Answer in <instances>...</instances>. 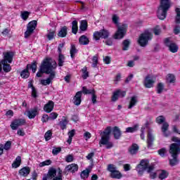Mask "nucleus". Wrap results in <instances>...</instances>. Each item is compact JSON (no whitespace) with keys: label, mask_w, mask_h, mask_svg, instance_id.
Instances as JSON below:
<instances>
[{"label":"nucleus","mask_w":180,"mask_h":180,"mask_svg":"<svg viewBox=\"0 0 180 180\" xmlns=\"http://www.w3.org/2000/svg\"><path fill=\"white\" fill-rule=\"evenodd\" d=\"M169 153L172 157V159L169 160V165L171 167H175L179 162L178 155L180 154V145L178 143H172L169 146Z\"/></svg>","instance_id":"39448f33"},{"label":"nucleus","mask_w":180,"mask_h":180,"mask_svg":"<svg viewBox=\"0 0 180 180\" xmlns=\"http://www.w3.org/2000/svg\"><path fill=\"white\" fill-rule=\"evenodd\" d=\"M109 31L106 30H101L99 32H94L93 38L94 40L98 41L100 39H108L109 37Z\"/></svg>","instance_id":"f8f14e48"},{"label":"nucleus","mask_w":180,"mask_h":180,"mask_svg":"<svg viewBox=\"0 0 180 180\" xmlns=\"http://www.w3.org/2000/svg\"><path fill=\"white\" fill-rule=\"evenodd\" d=\"M176 81L175 76L172 74L167 75V82H169V84H174Z\"/></svg>","instance_id":"c9c22d12"},{"label":"nucleus","mask_w":180,"mask_h":180,"mask_svg":"<svg viewBox=\"0 0 180 180\" xmlns=\"http://www.w3.org/2000/svg\"><path fill=\"white\" fill-rule=\"evenodd\" d=\"M166 122L165 117L162 115H160L156 118V123H158V124H162V123L164 124Z\"/></svg>","instance_id":"c03bdc74"},{"label":"nucleus","mask_w":180,"mask_h":180,"mask_svg":"<svg viewBox=\"0 0 180 180\" xmlns=\"http://www.w3.org/2000/svg\"><path fill=\"white\" fill-rule=\"evenodd\" d=\"M80 176H81V178H82V179H85L88 178L89 176V169H86L83 172H82Z\"/></svg>","instance_id":"a18cd8bd"},{"label":"nucleus","mask_w":180,"mask_h":180,"mask_svg":"<svg viewBox=\"0 0 180 180\" xmlns=\"http://www.w3.org/2000/svg\"><path fill=\"white\" fill-rule=\"evenodd\" d=\"M37 27V20H32L30 22L27 24V30L25 32V38L27 39L28 37H30L32 34H33V32H34V30Z\"/></svg>","instance_id":"1a4fd4ad"},{"label":"nucleus","mask_w":180,"mask_h":180,"mask_svg":"<svg viewBox=\"0 0 180 180\" xmlns=\"http://www.w3.org/2000/svg\"><path fill=\"white\" fill-rule=\"evenodd\" d=\"M65 161L66 162H72L74 161V156L72 155H68L65 157Z\"/></svg>","instance_id":"052dcab7"},{"label":"nucleus","mask_w":180,"mask_h":180,"mask_svg":"<svg viewBox=\"0 0 180 180\" xmlns=\"http://www.w3.org/2000/svg\"><path fill=\"white\" fill-rule=\"evenodd\" d=\"M139 130V124H135L134 127H129L126 128L125 133H134Z\"/></svg>","instance_id":"473e14b6"},{"label":"nucleus","mask_w":180,"mask_h":180,"mask_svg":"<svg viewBox=\"0 0 180 180\" xmlns=\"http://www.w3.org/2000/svg\"><path fill=\"white\" fill-rule=\"evenodd\" d=\"M153 33L155 34V36H159V34H161V28L160 26H156L155 28H153Z\"/></svg>","instance_id":"6e6d98bb"},{"label":"nucleus","mask_w":180,"mask_h":180,"mask_svg":"<svg viewBox=\"0 0 180 180\" xmlns=\"http://www.w3.org/2000/svg\"><path fill=\"white\" fill-rule=\"evenodd\" d=\"M110 133H112V127H107L106 129L101 133V139L99 141L100 146H105V148L109 149L113 147V143L110 141Z\"/></svg>","instance_id":"20e7f679"},{"label":"nucleus","mask_w":180,"mask_h":180,"mask_svg":"<svg viewBox=\"0 0 180 180\" xmlns=\"http://www.w3.org/2000/svg\"><path fill=\"white\" fill-rule=\"evenodd\" d=\"M151 39H153V34L150 32L146 31L140 35L138 43L141 47H146L148 44V40H151Z\"/></svg>","instance_id":"6e6552de"},{"label":"nucleus","mask_w":180,"mask_h":180,"mask_svg":"<svg viewBox=\"0 0 180 180\" xmlns=\"http://www.w3.org/2000/svg\"><path fill=\"white\" fill-rule=\"evenodd\" d=\"M67 124H68V120L66 118H64L59 122V126L62 130H65V129H67Z\"/></svg>","instance_id":"72a5a7b5"},{"label":"nucleus","mask_w":180,"mask_h":180,"mask_svg":"<svg viewBox=\"0 0 180 180\" xmlns=\"http://www.w3.org/2000/svg\"><path fill=\"white\" fill-rule=\"evenodd\" d=\"M110 176L113 179H120L123 176V175L118 170H115L110 173Z\"/></svg>","instance_id":"393cba45"},{"label":"nucleus","mask_w":180,"mask_h":180,"mask_svg":"<svg viewBox=\"0 0 180 180\" xmlns=\"http://www.w3.org/2000/svg\"><path fill=\"white\" fill-rule=\"evenodd\" d=\"M20 164H22V158L20 156H18L15 161L12 164L13 168H19L20 167Z\"/></svg>","instance_id":"bb28decb"},{"label":"nucleus","mask_w":180,"mask_h":180,"mask_svg":"<svg viewBox=\"0 0 180 180\" xmlns=\"http://www.w3.org/2000/svg\"><path fill=\"white\" fill-rule=\"evenodd\" d=\"M154 141V136H153V134L150 131L148 133V139H147V144L148 148H150V147H153V143Z\"/></svg>","instance_id":"b1692460"},{"label":"nucleus","mask_w":180,"mask_h":180,"mask_svg":"<svg viewBox=\"0 0 180 180\" xmlns=\"http://www.w3.org/2000/svg\"><path fill=\"white\" fill-rule=\"evenodd\" d=\"M37 115H39V108L37 107L27 111V116L29 119H34Z\"/></svg>","instance_id":"f3484780"},{"label":"nucleus","mask_w":180,"mask_h":180,"mask_svg":"<svg viewBox=\"0 0 180 180\" xmlns=\"http://www.w3.org/2000/svg\"><path fill=\"white\" fill-rule=\"evenodd\" d=\"M129 154H131V155H134L136 154H137V153L139 152V145L134 143L132 144L128 150Z\"/></svg>","instance_id":"412c9836"},{"label":"nucleus","mask_w":180,"mask_h":180,"mask_svg":"<svg viewBox=\"0 0 180 180\" xmlns=\"http://www.w3.org/2000/svg\"><path fill=\"white\" fill-rule=\"evenodd\" d=\"M78 32V21L74 20L72 22V33L77 34Z\"/></svg>","instance_id":"c756f323"},{"label":"nucleus","mask_w":180,"mask_h":180,"mask_svg":"<svg viewBox=\"0 0 180 180\" xmlns=\"http://www.w3.org/2000/svg\"><path fill=\"white\" fill-rule=\"evenodd\" d=\"M123 48L122 50L124 51H126L127 50H129V46H130V41L129 39L124 40L122 42Z\"/></svg>","instance_id":"37998d69"},{"label":"nucleus","mask_w":180,"mask_h":180,"mask_svg":"<svg viewBox=\"0 0 180 180\" xmlns=\"http://www.w3.org/2000/svg\"><path fill=\"white\" fill-rule=\"evenodd\" d=\"M127 32V25L122 24L121 26L117 27V30L114 35V39H123Z\"/></svg>","instance_id":"9d476101"},{"label":"nucleus","mask_w":180,"mask_h":180,"mask_svg":"<svg viewBox=\"0 0 180 180\" xmlns=\"http://www.w3.org/2000/svg\"><path fill=\"white\" fill-rule=\"evenodd\" d=\"M154 79L150 75H147L143 81L145 88H153L154 86Z\"/></svg>","instance_id":"dca6fc26"},{"label":"nucleus","mask_w":180,"mask_h":180,"mask_svg":"<svg viewBox=\"0 0 180 180\" xmlns=\"http://www.w3.org/2000/svg\"><path fill=\"white\" fill-rule=\"evenodd\" d=\"M79 41L80 44H82L83 46H86V44H89V39L85 35L81 36L79 39Z\"/></svg>","instance_id":"c85d7f7f"},{"label":"nucleus","mask_w":180,"mask_h":180,"mask_svg":"<svg viewBox=\"0 0 180 180\" xmlns=\"http://www.w3.org/2000/svg\"><path fill=\"white\" fill-rule=\"evenodd\" d=\"M98 56H95L92 58L91 67H93V68H96V67H98Z\"/></svg>","instance_id":"09e8293b"},{"label":"nucleus","mask_w":180,"mask_h":180,"mask_svg":"<svg viewBox=\"0 0 180 180\" xmlns=\"http://www.w3.org/2000/svg\"><path fill=\"white\" fill-rule=\"evenodd\" d=\"M56 68L57 62L50 58H46L41 63L39 70L37 73V77L40 78V77L43 76V74H50L52 70H56Z\"/></svg>","instance_id":"f257e3e1"},{"label":"nucleus","mask_w":180,"mask_h":180,"mask_svg":"<svg viewBox=\"0 0 180 180\" xmlns=\"http://www.w3.org/2000/svg\"><path fill=\"white\" fill-rule=\"evenodd\" d=\"M47 178L51 180H63V170L60 167H50L48 170Z\"/></svg>","instance_id":"0eeeda50"},{"label":"nucleus","mask_w":180,"mask_h":180,"mask_svg":"<svg viewBox=\"0 0 180 180\" xmlns=\"http://www.w3.org/2000/svg\"><path fill=\"white\" fill-rule=\"evenodd\" d=\"M82 96V91H77L75 94V96L73 98V103L74 105H76V106H79V105H81V98Z\"/></svg>","instance_id":"6ab92c4d"},{"label":"nucleus","mask_w":180,"mask_h":180,"mask_svg":"<svg viewBox=\"0 0 180 180\" xmlns=\"http://www.w3.org/2000/svg\"><path fill=\"white\" fill-rule=\"evenodd\" d=\"M30 73L29 72V69L27 68L25 70L21 72L20 76L22 78H29Z\"/></svg>","instance_id":"79ce46f5"},{"label":"nucleus","mask_w":180,"mask_h":180,"mask_svg":"<svg viewBox=\"0 0 180 180\" xmlns=\"http://www.w3.org/2000/svg\"><path fill=\"white\" fill-rule=\"evenodd\" d=\"M64 61H65V57L63 54H60L58 56V64L59 67H63L64 65Z\"/></svg>","instance_id":"58836bf2"},{"label":"nucleus","mask_w":180,"mask_h":180,"mask_svg":"<svg viewBox=\"0 0 180 180\" xmlns=\"http://www.w3.org/2000/svg\"><path fill=\"white\" fill-rule=\"evenodd\" d=\"M119 91H116L113 93L112 97V102H116L117 99H119Z\"/></svg>","instance_id":"13d9d810"},{"label":"nucleus","mask_w":180,"mask_h":180,"mask_svg":"<svg viewBox=\"0 0 180 180\" xmlns=\"http://www.w3.org/2000/svg\"><path fill=\"white\" fill-rule=\"evenodd\" d=\"M168 172L165 170H162L160 174H159V179H165L168 176Z\"/></svg>","instance_id":"49530a36"},{"label":"nucleus","mask_w":180,"mask_h":180,"mask_svg":"<svg viewBox=\"0 0 180 180\" xmlns=\"http://www.w3.org/2000/svg\"><path fill=\"white\" fill-rule=\"evenodd\" d=\"M82 77L83 78V79H86L88 77H89V74L88 73V68H86V67H84L82 70Z\"/></svg>","instance_id":"a19ab883"},{"label":"nucleus","mask_w":180,"mask_h":180,"mask_svg":"<svg viewBox=\"0 0 180 180\" xmlns=\"http://www.w3.org/2000/svg\"><path fill=\"white\" fill-rule=\"evenodd\" d=\"M121 78H122V75L120 73H118L114 79V82H115V84H117L119 81H120Z\"/></svg>","instance_id":"338daca9"},{"label":"nucleus","mask_w":180,"mask_h":180,"mask_svg":"<svg viewBox=\"0 0 180 180\" xmlns=\"http://www.w3.org/2000/svg\"><path fill=\"white\" fill-rule=\"evenodd\" d=\"M112 22L115 25H119V16L117 15H112Z\"/></svg>","instance_id":"680f3d73"},{"label":"nucleus","mask_w":180,"mask_h":180,"mask_svg":"<svg viewBox=\"0 0 180 180\" xmlns=\"http://www.w3.org/2000/svg\"><path fill=\"white\" fill-rule=\"evenodd\" d=\"M174 34H179L180 33V25H176L174 28Z\"/></svg>","instance_id":"e2e57ef3"},{"label":"nucleus","mask_w":180,"mask_h":180,"mask_svg":"<svg viewBox=\"0 0 180 180\" xmlns=\"http://www.w3.org/2000/svg\"><path fill=\"white\" fill-rule=\"evenodd\" d=\"M162 91H164V84L159 83L157 86V92L158 94H162Z\"/></svg>","instance_id":"603ef678"},{"label":"nucleus","mask_w":180,"mask_h":180,"mask_svg":"<svg viewBox=\"0 0 180 180\" xmlns=\"http://www.w3.org/2000/svg\"><path fill=\"white\" fill-rule=\"evenodd\" d=\"M56 33V31L50 30L47 34V37L49 40H53L54 39V34Z\"/></svg>","instance_id":"864d4df0"},{"label":"nucleus","mask_w":180,"mask_h":180,"mask_svg":"<svg viewBox=\"0 0 180 180\" xmlns=\"http://www.w3.org/2000/svg\"><path fill=\"white\" fill-rule=\"evenodd\" d=\"M70 53L71 58H75V55L78 53V50L75 47V45H71Z\"/></svg>","instance_id":"7c9ffc66"},{"label":"nucleus","mask_w":180,"mask_h":180,"mask_svg":"<svg viewBox=\"0 0 180 180\" xmlns=\"http://www.w3.org/2000/svg\"><path fill=\"white\" fill-rule=\"evenodd\" d=\"M50 75L46 79H41V84L44 86L50 85L51 82L56 78V71L54 70H51Z\"/></svg>","instance_id":"4468645a"},{"label":"nucleus","mask_w":180,"mask_h":180,"mask_svg":"<svg viewBox=\"0 0 180 180\" xmlns=\"http://www.w3.org/2000/svg\"><path fill=\"white\" fill-rule=\"evenodd\" d=\"M68 28L67 26H64L62 28H60V30L58 33V36L59 37H65L67 36Z\"/></svg>","instance_id":"cd10ccee"},{"label":"nucleus","mask_w":180,"mask_h":180,"mask_svg":"<svg viewBox=\"0 0 180 180\" xmlns=\"http://www.w3.org/2000/svg\"><path fill=\"white\" fill-rule=\"evenodd\" d=\"M13 60V53L6 52L4 53V59L0 61V72H2V65L3 70L4 72H10L12 68L11 67V63Z\"/></svg>","instance_id":"7ed1b4c3"},{"label":"nucleus","mask_w":180,"mask_h":180,"mask_svg":"<svg viewBox=\"0 0 180 180\" xmlns=\"http://www.w3.org/2000/svg\"><path fill=\"white\" fill-rule=\"evenodd\" d=\"M91 102L94 105L98 103V101H96V94L95 91V89H91Z\"/></svg>","instance_id":"f704fd0d"},{"label":"nucleus","mask_w":180,"mask_h":180,"mask_svg":"<svg viewBox=\"0 0 180 180\" xmlns=\"http://www.w3.org/2000/svg\"><path fill=\"white\" fill-rule=\"evenodd\" d=\"M51 160H46L44 162H41L39 163V167H43L49 165H51Z\"/></svg>","instance_id":"3c124183"},{"label":"nucleus","mask_w":180,"mask_h":180,"mask_svg":"<svg viewBox=\"0 0 180 180\" xmlns=\"http://www.w3.org/2000/svg\"><path fill=\"white\" fill-rule=\"evenodd\" d=\"M29 15H30V13L29 11L21 12V18L23 20H27V18H29Z\"/></svg>","instance_id":"8fccbe9b"},{"label":"nucleus","mask_w":180,"mask_h":180,"mask_svg":"<svg viewBox=\"0 0 180 180\" xmlns=\"http://www.w3.org/2000/svg\"><path fill=\"white\" fill-rule=\"evenodd\" d=\"M11 146H12V142L11 141H7L4 146H3L4 150L8 151V150H11Z\"/></svg>","instance_id":"4d7b16f0"},{"label":"nucleus","mask_w":180,"mask_h":180,"mask_svg":"<svg viewBox=\"0 0 180 180\" xmlns=\"http://www.w3.org/2000/svg\"><path fill=\"white\" fill-rule=\"evenodd\" d=\"M103 61H104L105 64H110V56L104 57Z\"/></svg>","instance_id":"774afa93"},{"label":"nucleus","mask_w":180,"mask_h":180,"mask_svg":"<svg viewBox=\"0 0 180 180\" xmlns=\"http://www.w3.org/2000/svg\"><path fill=\"white\" fill-rule=\"evenodd\" d=\"M165 45L169 48L171 53H177L179 47L174 41H171V38H166L164 41Z\"/></svg>","instance_id":"9b49d317"},{"label":"nucleus","mask_w":180,"mask_h":180,"mask_svg":"<svg viewBox=\"0 0 180 180\" xmlns=\"http://www.w3.org/2000/svg\"><path fill=\"white\" fill-rule=\"evenodd\" d=\"M107 169L109 171V172H110V174H112L115 171L117 170V167H116V166H115L113 164H110L108 165Z\"/></svg>","instance_id":"de8ad7c7"},{"label":"nucleus","mask_w":180,"mask_h":180,"mask_svg":"<svg viewBox=\"0 0 180 180\" xmlns=\"http://www.w3.org/2000/svg\"><path fill=\"white\" fill-rule=\"evenodd\" d=\"M168 129H169V124L168 122H164L162 125L161 130L165 137H169V136H171V132L168 131Z\"/></svg>","instance_id":"a211bd4d"},{"label":"nucleus","mask_w":180,"mask_h":180,"mask_svg":"<svg viewBox=\"0 0 180 180\" xmlns=\"http://www.w3.org/2000/svg\"><path fill=\"white\" fill-rule=\"evenodd\" d=\"M69 138L68 139V144H71L72 141V137L75 136V129H72L70 131L68 132Z\"/></svg>","instance_id":"e433bc0d"},{"label":"nucleus","mask_w":180,"mask_h":180,"mask_svg":"<svg viewBox=\"0 0 180 180\" xmlns=\"http://www.w3.org/2000/svg\"><path fill=\"white\" fill-rule=\"evenodd\" d=\"M169 8H171V1L169 0H160L157 14L158 19L164 20L167 18V12H168Z\"/></svg>","instance_id":"423d86ee"},{"label":"nucleus","mask_w":180,"mask_h":180,"mask_svg":"<svg viewBox=\"0 0 180 180\" xmlns=\"http://www.w3.org/2000/svg\"><path fill=\"white\" fill-rule=\"evenodd\" d=\"M137 102H139V100H137L136 96H134L131 97L128 109H131V108H134V106H136V105L137 104Z\"/></svg>","instance_id":"a878e982"},{"label":"nucleus","mask_w":180,"mask_h":180,"mask_svg":"<svg viewBox=\"0 0 180 180\" xmlns=\"http://www.w3.org/2000/svg\"><path fill=\"white\" fill-rule=\"evenodd\" d=\"M23 124H26V120L16 119L11 122V127L12 130H16L19 126H23Z\"/></svg>","instance_id":"ddd939ff"},{"label":"nucleus","mask_w":180,"mask_h":180,"mask_svg":"<svg viewBox=\"0 0 180 180\" xmlns=\"http://www.w3.org/2000/svg\"><path fill=\"white\" fill-rule=\"evenodd\" d=\"M87 27H88V22H86V20H82L79 26L80 30H82V32H85Z\"/></svg>","instance_id":"4c0bfd02"},{"label":"nucleus","mask_w":180,"mask_h":180,"mask_svg":"<svg viewBox=\"0 0 180 180\" xmlns=\"http://www.w3.org/2000/svg\"><path fill=\"white\" fill-rule=\"evenodd\" d=\"M150 162L148 160H142L139 165L136 167V171L139 175H143V172L148 169V172H150V176L151 179H155L157 173L151 172L154 169V167L148 166Z\"/></svg>","instance_id":"f03ea898"},{"label":"nucleus","mask_w":180,"mask_h":180,"mask_svg":"<svg viewBox=\"0 0 180 180\" xmlns=\"http://www.w3.org/2000/svg\"><path fill=\"white\" fill-rule=\"evenodd\" d=\"M53 109H54V102L52 101H49L44 106V110L46 112V113H50L52 112Z\"/></svg>","instance_id":"aec40b11"},{"label":"nucleus","mask_w":180,"mask_h":180,"mask_svg":"<svg viewBox=\"0 0 180 180\" xmlns=\"http://www.w3.org/2000/svg\"><path fill=\"white\" fill-rule=\"evenodd\" d=\"M51 136H53V134L51 133V130H49L45 133L44 138L46 141H49L51 139Z\"/></svg>","instance_id":"5fc2aeb1"},{"label":"nucleus","mask_w":180,"mask_h":180,"mask_svg":"<svg viewBox=\"0 0 180 180\" xmlns=\"http://www.w3.org/2000/svg\"><path fill=\"white\" fill-rule=\"evenodd\" d=\"M175 11H176V15L174 22H175V23H176V25H179V23H180V8H176Z\"/></svg>","instance_id":"ea45409f"},{"label":"nucleus","mask_w":180,"mask_h":180,"mask_svg":"<svg viewBox=\"0 0 180 180\" xmlns=\"http://www.w3.org/2000/svg\"><path fill=\"white\" fill-rule=\"evenodd\" d=\"M158 153L159 155H160L161 157H165V153H167V149H165V148H161L158 151Z\"/></svg>","instance_id":"bf43d9fd"},{"label":"nucleus","mask_w":180,"mask_h":180,"mask_svg":"<svg viewBox=\"0 0 180 180\" xmlns=\"http://www.w3.org/2000/svg\"><path fill=\"white\" fill-rule=\"evenodd\" d=\"M112 134L115 140H119V139L122 137V131H120V129H119L117 127H114L112 129Z\"/></svg>","instance_id":"4be33fe9"},{"label":"nucleus","mask_w":180,"mask_h":180,"mask_svg":"<svg viewBox=\"0 0 180 180\" xmlns=\"http://www.w3.org/2000/svg\"><path fill=\"white\" fill-rule=\"evenodd\" d=\"M27 68L29 70H32V72H36L37 70V62L33 61L32 64H28L27 65Z\"/></svg>","instance_id":"2f4dec72"},{"label":"nucleus","mask_w":180,"mask_h":180,"mask_svg":"<svg viewBox=\"0 0 180 180\" xmlns=\"http://www.w3.org/2000/svg\"><path fill=\"white\" fill-rule=\"evenodd\" d=\"M19 174L21 176H27L30 174V168L29 167H23L20 169Z\"/></svg>","instance_id":"5701e85b"},{"label":"nucleus","mask_w":180,"mask_h":180,"mask_svg":"<svg viewBox=\"0 0 180 180\" xmlns=\"http://www.w3.org/2000/svg\"><path fill=\"white\" fill-rule=\"evenodd\" d=\"M60 152H61V148H55L52 150V153L53 154V155H57V154H58Z\"/></svg>","instance_id":"0e129e2a"},{"label":"nucleus","mask_w":180,"mask_h":180,"mask_svg":"<svg viewBox=\"0 0 180 180\" xmlns=\"http://www.w3.org/2000/svg\"><path fill=\"white\" fill-rule=\"evenodd\" d=\"M77 171H78V165L76 164H71L65 167L63 174L68 175L69 172L74 174L75 172H77Z\"/></svg>","instance_id":"2eb2a0df"},{"label":"nucleus","mask_w":180,"mask_h":180,"mask_svg":"<svg viewBox=\"0 0 180 180\" xmlns=\"http://www.w3.org/2000/svg\"><path fill=\"white\" fill-rule=\"evenodd\" d=\"M58 117V114H57V112H51L49 115V119H51V120H55V119Z\"/></svg>","instance_id":"69168bd1"}]
</instances>
